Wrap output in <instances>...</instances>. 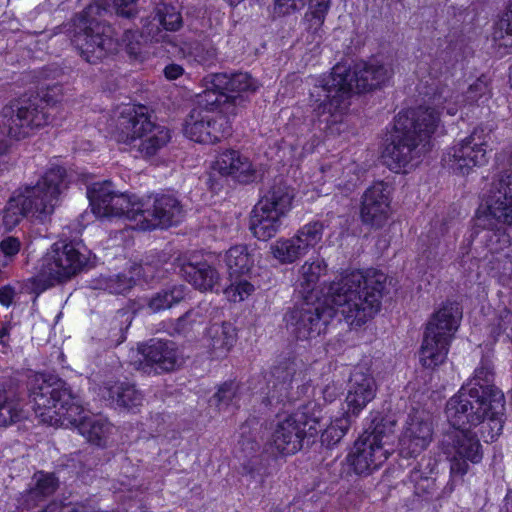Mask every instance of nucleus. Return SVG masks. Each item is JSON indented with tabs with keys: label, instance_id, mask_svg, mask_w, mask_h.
<instances>
[{
	"label": "nucleus",
	"instance_id": "nucleus-1",
	"mask_svg": "<svg viewBox=\"0 0 512 512\" xmlns=\"http://www.w3.org/2000/svg\"><path fill=\"white\" fill-rule=\"evenodd\" d=\"M386 275L379 271H353L330 283L325 301H303L284 315L287 331L298 340L319 336L337 315L350 327H360L381 307Z\"/></svg>",
	"mask_w": 512,
	"mask_h": 512
},
{
	"label": "nucleus",
	"instance_id": "nucleus-2",
	"mask_svg": "<svg viewBox=\"0 0 512 512\" xmlns=\"http://www.w3.org/2000/svg\"><path fill=\"white\" fill-rule=\"evenodd\" d=\"M392 70L377 62H363L351 69L338 63L328 75L315 79L309 93V105L320 122L326 126L341 121L343 113L350 105L353 92H369L385 85Z\"/></svg>",
	"mask_w": 512,
	"mask_h": 512
},
{
	"label": "nucleus",
	"instance_id": "nucleus-3",
	"mask_svg": "<svg viewBox=\"0 0 512 512\" xmlns=\"http://www.w3.org/2000/svg\"><path fill=\"white\" fill-rule=\"evenodd\" d=\"M29 391L35 413L42 422L64 425L67 421L77 427L90 443L97 446L106 444L111 424L99 416H82L81 400L64 380L53 375H35Z\"/></svg>",
	"mask_w": 512,
	"mask_h": 512
},
{
	"label": "nucleus",
	"instance_id": "nucleus-4",
	"mask_svg": "<svg viewBox=\"0 0 512 512\" xmlns=\"http://www.w3.org/2000/svg\"><path fill=\"white\" fill-rule=\"evenodd\" d=\"M112 11L133 18L138 13L137 0H94L73 19L71 42L88 63L95 64L117 50L118 42L111 35V27L101 21Z\"/></svg>",
	"mask_w": 512,
	"mask_h": 512
},
{
	"label": "nucleus",
	"instance_id": "nucleus-5",
	"mask_svg": "<svg viewBox=\"0 0 512 512\" xmlns=\"http://www.w3.org/2000/svg\"><path fill=\"white\" fill-rule=\"evenodd\" d=\"M67 185L66 169L52 165L35 185L17 188L3 210L5 227L12 229L25 217L44 222L54 212Z\"/></svg>",
	"mask_w": 512,
	"mask_h": 512
},
{
	"label": "nucleus",
	"instance_id": "nucleus-6",
	"mask_svg": "<svg viewBox=\"0 0 512 512\" xmlns=\"http://www.w3.org/2000/svg\"><path fill=\"white\" fill-rule=\"evenodd\" d=\"M487 210L475 219L471 238L480 237L490 255L512 250V176L502 177L489 190Z\"/></svg>",
	"mask_w": 512,
	"mask_h": 512
},
{
	"label": "nucleus",
	"instance_id": "nucleus-7",
	"mask_svg": "<svg viewBox=\"0 0 512 512\" xmlns=\"http://www.w3.org/2000/svg\"><path fill=\"white\" fill-rule=\"evenodd\" d=\"M483 391L463 385L446 404V416L453 428L469 429L487 421L491 441L500 435L504 423L505 397L496 392L492 397Z\"/></svg>",
	"mask_w": 512,
	"mask_h": 512
},
{
	"label": "nucleus",
	"instance_id": "nucleus-8",
	"mask_svg": "<svg viewBox=\"0 0 512 512\" xmlns=\"http://www.w3.org/2000/svg\"><path fill=\"white\" fill-rule=\"evenodd\" d=\"M88 263L79 244L57 242L41 258L37 274L23 283L27 293L40 295L47 289L70 280Z\"/></svg>",
	"mask_w": 512,
	"mask_h": 512
},
{
	"label": "nucleus",
	"instance_id": "nucleus-9",
	"mask_svg": "<svg viewBox=\"0 0 512 512\" xmlns=\"http://www.w3.org/2000/svg\"><path fill=\"white\" fill-rule=\"evenodd\" d=\"M115 138L128 145L139 140L138 151L144 157L154 156L171 139L170 130L152 120L145 106L126 105L116 120Z\"/></svg>",
	"mask_w": 512,
	"mask_h": 512
},
{
	"label": "nucleus",
	"instance_id": "nucleus-10",
	"mask_svg": "<svg viewBox=\"0 0 512 512\" xmlns=\"http://www.w3.org/2000/svg\"><path fill=\"white\" fill-rule=\"evenodd\" d=\"M322 409L315 402H308L297 411L278 420L266 443V451L273 456L291 455L302 448L305 437H313L325 424Z\"/></svg>",
	"mask_w": 512,
	"mask_h": 512
},
{
	"label": "nucleus",
	"instance_id": "nucleus-11",
	"mask_svg": "<svg viewBox=\"0 0 512 512\" xmlns=\"http://www.w3.org/2000/svg\"><path fill=\"white\" fill-rule=\"evenodd\" d=\"M462 318V311L457 303L443 304L430 318L423 333L419 351L420 363L425 368H435L447 358L449 346Z\"/></svg>",
	"mask_w": 512,
	"mask_h": 512
},
{
	"label": "nucleus",
	"instance_id": "nucleus-12",
	"mask_svg": "<svg viewBox=\"0 0 512 512\" xmlns=\"http://www.w3.org/2000/svg\"><path fill=\"white\" fill-rule=\"evenodd\" d=\"M428 102V106L402 111L395 117L400 129L412 131L421 142L428 139L438 127L439 109L445 110L450 116L456 115L460 109L458 96L447 85L436 86Z\"/></svg>",
	"mask_w": 512,
	"mask_h": 512
},
{
	"label": "nucleus",
	"instance_id": "nucleus-13",
	"mask_svg": "<svg viewBox=\"0 0 512 512\" xmlns=\"http://www.w3.org/2000/svg\"><path fill=\"white\" fill-rule=\"evenodd\" d=\"M392 421H373L372 426L355 442L347 461L357 474L378 469L392 451L394 434Z\"/></svg>",
	"mask_w": 512,
	"mask_h": 512
},
{
	"label": "nucleus",
	"instance_id": "nucleus-14",
	"mask_svg": "<svg viewBox=\"0 0 512 512\" xmlns=\"http://www.w3.org/2000/svg\"><path fill=\"white\" fill-rule=\"evenodd\" d=\"M51 121L50 107L39 96L21 98L3 107L0 128L3 134L20 140Z\"/></svg>",
	"mask_w": 512,
	"mask_h": 512
},
{
	"label": "nucleus",
	"instance_id": "nucleus-15",
	"mask_svg": "<svg viewBox=\"0 0 512 512\" xmlns=\"http://www.w3.org/2000/svg\"><path fill=\"white\" fill-rule=\"evenodd\" d=\"M302 368L303 363L296 358L282 359L271 368L263 398L265 406H284L308 394L311 386L305 381Z\"/></svg>",
	"mask_w": 512,
	"mask_h": 512
},
{
	"label": "nucleus",
	"instance_id": "nucleus-16",
	"mask_svg": "<svg viewBox=\"0 0 512 512\" xmlns=\"http://www.w3.org/2000/svg\"><path fill=\"white\" fill-rule=\"evenodd\" d=\"M492 129L484 126L476 127L469 136L454 145L444 156L443 161L461 175L469 174L476 166L488 162L487 152L491 150Z\"/></svg>",
	"mask_w": 512,
	"mask_h": 512
},
{
	"label": "nucleus",
	"instance_id": "nucleus-17",
	"mask_svg": "<svg viewBox=\"0 0 512 512\" xmlns=\"http://www.w3.org/2000/svg\"><path fill=\"white\" fill-rule=\"evenodd\" d=\"M87 197L92 212L99 218L137 220L138 197L116 192L111 181L93 183L87 189Z\"/></svg>",
	"mask_w": 512,
	"mask_h": 512
},
{
	"label": "nucleus",
	"instance_id": "nucleus-18",
	"mask_svg": "<svg viewBox=\"0 0 512 512\" xmlns=\"http://www.w3.org/2000/svg\"><path fill=\"white\" fill-rule=\"evenodd\" d=\"M136 227L141 230L167 228L178 224L184 211L180 201L172 194H155L145 200L138 198Z\"/></svg>",
	"mask_w": 512,
	"mask_h": 512
},
{
	"label": "nucleus",
	"instance_id": "nucleus-19",
	"mask_svg": "<svg viewBox=\"0 0 512 512\" xmlns=\"http://www.w3.org/2000/svg\"><path fill=\"white\" fill-rule=\"evenodd\" d=\"M437 461L432 457H423L409 475V481L413 484V497L408 500L410 509H418L423 502H430L444 498L452 493L456 479L450 481L440 490L443 483L439 480Z\"/></svg>",
	"mask_w": 512,
	"mask_h": 512
},
{
	"label": "nucleus",
	"instance_id": "nucleus-20",
	"mask_svg": "<svg viewBox=\"0 0 512 512\" xmlns=\"http://www.w3.org/2000/svg\"><path fill=\"white\" fill-rule=\"evenodd\" d=\"M443 443L450 448V475L454 479H462L470 466L468 462L477 464L482 460L483 451L475 433L469 429L453 428L444 438Z\"/></svg>",
	"mask_w": 512,
	"mask_h": 512
},
{
	"label": "nucleus",
	"instance_id": "nucleus-21",
	"mask_svg": "<svg viewBox=\"0 0 512 512\" xmlns=\"http://www.w3.org/2000/svg\"><path fill=\"white\" fill-rule=\"evenodd\" d=\"M421 143L415 133L407 129H400L395 121L391 141L383 152L384 163L391 171L406 172L408 168L419 163L425 146L421 147Z\"/></svg>",
	"mask_w": 512,
	"mask_h": 512
},
{
	"label": "nucleus",
	"instance_id": "nucleus-22",
	"mask_svg": "<svg viewBox=\"0 0 512 512\" xmlns=\"http://www.w3.org/2000/svg\"><path fill=\"white\" fill-rule=\"evenodd\" d=\"M227 116L209 110H192L185 120L184 134L201 144H214L231 134Z\"/></svg>",
	"mask_w": 512,
	"mask_h": 512
},
{
	"label": "nucleus",
	"instance_id": "nucleus-23",
	"mask_svg": "<svg viewBox=\"0 0 512 512\" xmlns=\"http://www.w3.org/2000/svg\"><path fill=\"white\" fill-rule=\"evenodd\" d=\"M140 358L133 362L135 368L145 374H162L176 369L178 349L171 340L151 339L138 346Z\"/></svg>",
	"mask_w": 512,
	"mask_h": 512
},
{
	"label": "nucleus",
	"instance_id": "nucleus-24",
	"mask_svg": "<svg viewBox=\"0 0 512 512\" xmlns=\"http://www.w3.org/2000/svg\"><path fill=\"white\" fill-rule=\"evenodd\" d=\"M308 5L301 25L310 42L321 38L323 25L331 7V0H274V13L286 16L296 13Z\"/></svg>",
	"mask_w": 512,
	"mask_h": 512
},
{
	"label": "nucleus",
	"instance_id": "nucleus-25",
	"mask_svg": "<svg viewBox=\"0 0 512 512\" xmlns=\"http://www.w3.org/2000/svg\"><path fill=\"white\" fill-rule=\"evenodd\" d=\"M433 436L432 417L424 410H414L408 415L406 427L400 439L401 452L416 456L425 450Z\"/></svg>",
	"mask_w": 512,
	"mask_h": 512
},
{
	"label": "nucleus",
	"instance_id": "nucleus-26",
	"mask_svg": "<svg viewBox=\"0 0 512 512\" xmlns=\"http://www.w3.org/2000/svg\"><path fill=\"white\" fill-rule=\"evenodd\" d=\"M390 209V187L383 181L368 187L361 201L360 218L363 224L380 228L388 219Z\"/></svg>",
	"mask_w": 512,
	"mask_h": 512
},
{
	"label": "nucleus",
	"instance_id": "nucleus-27",
	"mask_svg": "<svg viewBox=\"0 0 512 512\" xmlns=\"http://www.w3.org/2000/svg\"><path fill=\"white\" fill-rule=\"evenodd\" d=\"M376 382L364 366H357L351 372L346 396L347 414L357 417L376 395Z\"/></svg>",
	"mask_w": 512,
	"mask_h": 512
},
{
	"label": "nucleus",
	"instance_id": "nucleus-28",
	"mask_svg": "<svg viewBox=\"0 0 512 512\" xmlns=\"http://www.w3.org/2000/svg\"><path fill=\"white\" fill-rule=\"evenodd\" d=\"M213 173L210 175L208 182L213 190L218 189V184L214 183L216 173L221 176H231L240 183H250L255 180V170L247 157L242 156L236 150H226L222 152L214 165Z\"/></svg>",
	"mask_w": 512,
	"mask_h": 512
},
{
	"label": "nucleus",
	"instance_id": "nucleus-29",
	"mask_svg": "<svg viewBox=\"0 0 512 512\" xmlns=\"http://www.w3.org/2000/svg\"><path fill=\"white\" fill-rule=\"evenodd\" d=\"M174 265L179 274L194 288L200 291H212L219 285L218 271L207 262L194 263L187 257H177Z\"/></svg>",
	"mask_w": 512,
	"mask_h": 512
},
{
	"label": "nucleus",
	"instance_id": "nucleus-30",
	"mask_svg": "<svg viewBox=\"0 0 512 512\" xmlns=\"http://www.w3.org/2000/svg\"><path fill=\"white\" fill-rule=\"evenodd\" d=\"M22 395L17 379L10 377L0 381V427H7L25 418Z\"/></svg>",
	"mask_w": 512,
	"mask_h": 512
},
{
	"label": "nucleus",
	"instance_id": "nucleus-31",
	"mask_svg": "<svg viewBox=\"0 0 512 512\" xmlns=\"http://www.w3.org/2000/svg\"><path fill=\"white\" fill-rule=\"evenodd\" d=\"M205 90L198 95L199 107L195 110H209L219 112L230 120L244 107L243 96H231L225 93L224 89L212 87L211 83L204 78Z\"/></svg>",
	"mask_w": 512,
	"mask_h": 512
},
{
	"label": "nucleus",
	"instance_id": "nucleus-32",
	"mask_svg": "<svg viewBox=\"0 0 512 512\" xmlns=\"http://www.w3.org/2000/svg\"><path fill=\"white\" fill-rule=\"evenodd\" d=\"M206 81L214 88L224 89L231 96H243L244 103L247 100L245 95L255 93L259 88L258 81L247 72L210 74L206 76Z\"/></svg>",
	"mask_w": 512,
	"mask_h": 512
},
{
	"label": "nucleus",
	"instance_id": "nucleus-33",
	"mask_svg": "<svg viewBox=\"0 0 512 512\" xmlns=\"http://www.w3.org/2000/svg\"><path fill=\"white\" fill-rule=\"evenodd\" d=\"M294 191L282 178H276L263 192L256 205L286 216L292 206Z\"/></svg>",
	"mask_w": 512,
	"mask_h": 512
},
{
	"label": "nucleus",
	"instance_id": "nucleus-34",
	"mask_svg": "<svg viewBox=\"0 0 512 512\" xmlns=\"http://www.w3.org/2000/svg\"><path fill=\"white\" fill-rule=\"evenodd\" d=\"M284 215L255 205L250 217V230L261 241L273 238L283 224Z\"/></svg>",
	"mask_w": 512,
	"mask_h": 512
},
{
	"label": "nucleus",
	"instance_id": "nucleus-35",
	"mask_svg": "<svg viewBox=\"0 0 512 512\" xmlns=\"http://www.w3.org/2000/svg\"><path fill=\"white\" fill-rule=\"evenodd\" d=\"M236 339V328L229 322L214 323L206 332L207 346L216 358L226 356Z\"/></svg>",
	"mask_w": 512,
	"mask_h": 512
},
{
	"label": "nucleus",
	"instance_id": "nucleus-36",
	"mask_svg": "<svg viewBox=\"0 0 512 512\" xmlns=\"http://www.w3.org/2000/svg\"><path fill=\"white\" fill-rule=\"evenodd\" d=\"M32 482L31 487L20 500V504L27 510L52 495L59 486V480L53 473L37 472L34 474Z\"/></svg>",
	"mask_w": 512,
	"mask_h": 512
},
{
	"label": "nucleus",
	"instance_id": "nucleus-37",
	"mask_svg": "<svg viewBox=\"0 0 512 512\" xmlns=\"http://www.w3.org/2000/svg\"><path fill=\"white\" fill-rule=\"evenodd\" d=\"M224 261L230 279L247 277L254 265V259L246 245H236L226 251Z\"/></svg>",
	"mask_w": 512,
	"mask_h": 512
},
{
	"label": "nucleus",
	"instance_id": "nucleus-38",
	"mask_svg": "<svg viewBox=\"0 0 512 512\" xmlns=\"http://www.w3.org/2000/svg\"><path fill=\"white\" fill-rule=\"evenodd\" d=\"M248 429V422L244 423L241 427V439L238 444L240 446L241 452L243 453V457L246 460L243 461L242 466L243 470L246 474L250 475L252 478H256V476L262 475L263 464L262 458L260 455L256 454L259 450V444L251 438L245 437V433Z\"/></svg>",
	"mask_w": 512,
	"mask_h": 512
},
{
	"label": "nucleus",
	"instance_id": "nucleus-39",
	"mask_svg": "<svg viewBox=\"0 0 512 512\" xmlns=\"http://www.w3.org/2000/svg\"><path fill=\"white\" fill-rule=\"evenodd\" d=\"M186 288L184 285L167 286L146 299V307L151 313L170 309L184 300Z\"/></svg>",
	"mask_w": 512,
	"mask_h": 512
},
{
	"label": "nucleus",
	"instance_id": "nucleus-40",
	"mask_svg": "<svg viewBox=\"0 0 512 512\" xmlns=\"http://www.w3.org/2000/svg\"><path fill=\"white\" fill-rule=\"evenodd\" d=\"M269 252L282 265L292 264L307 254L295 235L277 239L270 244Z\"/></svg>",
	"mask_w": 512,
	"mask_h": 512
},
{
	"label": "nucleus",
	"instance_id": "nucleus-41",
	"mask_svg": "<svg viewBox=\"0 0 512 512\" xmlns=\"http://www.w3.org/2000/svg\"><path fill=\"white\" fill-rule=\"evenodd\" d=\"M327 264L323 259H309L299 269L298 287L302 296H311L321 276L325 275Z\"/></svg>",
	"mask_w": 512,
	"mask_h": 512
},
{
	"label": "nucleus",
	"instance_id": "nucleus-42",
	"mask_svg": "<svg viewBox=\"0 0 512 512\" xmlns=\"http://www.w3.org/2000/svg\"><path fill=\"white\" fill-rule=\"evenodd\" d=\"M108 399L118 407L133 409L143 402V394L134 384L128 382H116L107 388Z\"/></svg>",
	"mask_w": 512,
	"mask_h": 512
},
{
	"label": "nucleus",
	"instance_id": "nucleus-43",
	"mask_svg": "<svg viewBox=\"0 0 512 512\" xmlns=\"http://www.w3.org/2000/svg\"><path fill=\"white\" fill-rule=\"evenodd\" d=\"M493 380V365L489 360L484 359L475 369L473 378L470 379L465 385L474 386L480 391H483V395L492 397V394H496V392H502L492 384Z\"/></svg>",
	"mask_w": 512,
	"mask_h": 512
},
{
	"label": "nucleus",
	"instance_id": "nucleus-44",
	"mask_svg": "<svg viewBox=\"0 0 512 512\" xmlns=\"http://www.w3.org/2000/svg\"><path fill=\"white\" fill-rule=\"evenodd\" d=\"M134 284V279L124 274L113 276L101 275L91 281V287L93 289L107 291L111 294H124L128 292Z\"/></svg>",
	"mask_w": 512,
	"mask_h": 512
},
{
	"label": "nucleus",
	"instance_id": "nucleus-45",
	"mask_svg": "<svg viewBox=\"0 0 512 512\" xmlns=\"http://www.w3.org/2000/svg\"><path fill=\"white\" fill-rule=\"evenodd\" d=\"M187 56L190 60L201 66L211 67L215 65L218 60V51L215 45L209 40L202 42L196 41L189 44Z\"/></svg>",
	"mask_w": 512,
	"mask_h": 512
},
{
	"label": "nucleus",
	"instance_id": "nucleus-46",
	"mask_svg": "<svg viewBox=\"0 0 512 512\" xmlns=\"http://www.w3.org/2000/svg\"><path fill=\"white\" fill-rule=\"evenodd\" d=\"M488 270L493 277L498 278L503 284L512 282V250L490 255Z\"/></svg>",
	"mask_w": 512,
	"mask_h": 512
},
{
	"label": "nucleus",
	"instance_id": "nucleus-47",
	"mask_svg": "<svg viewBox=\"0 0 512 512\" xmlns=\"http://www.w3.org/2000/svg\"><path fill=\"white\" fill-rule=\"evenodd\" d=\"M21 247V241L14 236H7L0 241V279L8 276Z\"/></svg>",
	"mask_w": 512,
	"mask_h": 512
},
{
	"label": "nucleus",
	"instance_id": "nucleus-48",
	"mask_svg": "<svg viewBox=\"0 0 512 512\" xmlns=\"http://www.w3.org/2000/svg\"><path fill=\"white\" fill-rule=\"evenodd\" d=\"M325 225L321 221H311L295 233V237L300 241L304 250L308 253L310 249L314 248L321 242Z\"/></svg>",
	"mask_w": 512,
	"mask_h": 512
},
{
	"label": "nucleus",
	"instance_id": "nucleus-49",
	"mask_svg": "<svg viewBox=\"0 0 512 512\" xmlns=\"http://www.w3.org/2000/svg\"><path fill=\"white\" fill-rule=\"evenodd\" d=\"M351 418L352 416L345 413L342 417L331 422L321 435L322 444L327 447L336 445L349 430L352 423Z\"/></svg>",
	"mask_w": 512,
	"mask_h": 512
},
{
	"label": "nucleus",
	"instance_id": "nucleus-50",
	"mask_svg": "<svg viewBox=\"0 0 512 512\" xmlns=\"http://www.w3.org/2000/svg\"><path fill=\"white\" fill-rule=\"evenodd\" d=\"M492 35L498 46L512 47V0H510L508 10L495 23Z\"/></svg>",
	"mask_w": 512,
	"mask_h": 512
},
{
	"label": "nucleus",
	"instance_id": "nucleus-51",
	"mask_svg": "<svg viewBox=\"0 0 512 512\" xmlns=\"http://www.w3.org/2000/svg\"><path fill=\"white\" fill-rule=\"evenodd\" d=\"M239 398V385L234 381L223 383L218 391L213 395L210 402L218 407L219 410H225L230 405L236 406Z\"/></svg>",
	"mask_w": 512,
	"mask_h": 512
},
{
	"label": "nucleus",
	"instance_id": "nucleus-52",
	"mask_svg": "<svg viewBox=\"0 0 512 512\" xmlns=\"http://www.w3.org/2000/svg\"><path fill=\"white\" fill-rule=\"evenodd\" d=\"M454 94L458 96L460 107L464 102L472 104L477 103L481 99L487 100L490 94L488 80L482 75L468 87L465 95H460L455 91Z\"/></svg>",
	"mask_w": 512,
	"mask_h": 512
},
{
	"label": "nucleus",
	"instance_id": "nucleus-53",
	"mask_svg": "<svg viewBox=\"0 0 512 512\" xmlns=\"http://www.w3.org/2000/svg\"><path fill=\"white\" fill-rule=\"evenodd\" d=\"M156 15L158 16V21L161 22L165 31H178L183 25L180 12L171 5L163 4L158 7L156 9Z\"/></svg>",
	"mask_w": 512,
	"mask_h": 512
},
{
	"label": "nucleus",
	"instance_id": "nucleus-54",
	"mask_svg": "<svg viewBox=\"0 0 512 512\" xmlns=\"http://www.w3.org/2000/svg\"><path fill=\"white\" fill-rule=\"evenodd\" d=\"M255 290V286L246 277L231 279V284L225 289L228 298L233 302H241L248 298Z\"/></svg>",
	"mask_w": 512,
	"mask_h": 512
},
{
	"label": "nucleus",
	"instance_id": "nucleus-55",
	"mask_svg": "<svg viewBox=\"0 0 512 512\" xmlns=\"http://www.w3.org/2000/svg\"><path fill=\"white\" fill-rule=\"evenodd\" d=\"M142 35L154 42L167 41L168 35L163 29L162 24L158 21L156 13L152 17L145 19L142 26Z\"/></svg>",
	"mask_w": 512,
	"mask_h": 512
},
{
	"label": "nucleus",
	"instance_id": "nucleus-56",
	"mask_svg": "<svg viewBox=\"0 0 512 512\" xmlns=\"http://www.w3.org/2000/svg\"><path fill=\"white\" fill-rule=\"evenodd\" d=\"M202 322L203 315L200 309H190L176 320L174 324V330L178 334L185 335L193 329L195 324H201Z\"/></svg>",
	"mask_w": 512,
	"mask_h": 512
},
{
	"label": "nucleus",
	"instance_id": "nucleus-57",
	"mask_svg": "<svg viewBox=\"0 0 512 512\" xmlns=\"http://www.w3.org/2000/svg\"><path fill=\"white\" fill-rule=\"evenodd\" d=\"M123 318H125V322H128L129 316L126 312L118 311L116 317L113 320V323L115 326L110 331V341L114 343L115 345L121 344L126 339V331L128 328V325L123 327Z\"/></svg>",
	"mask_w": 512,
	"mask_h": 512
},
{
	"label": "nucleus",
	"instance_id": "nucleus-58",
	"mask_svg": "<svg viewBox=\"0 0 512 512\" xmlns=\"http://www.w3.org/2000/svg\"><path fill=\"white\" fill-rule=\"evenodd\" d=\"M342 391V386L339 383L331 380L321 388L323 399L326 402L334 401Z\"/></svg>",
	"mask_w": 512,
	"mask_h": 512
},
{
	"label": "nucleus",
	"instance_id": "nucleus-59",
	"mask_svg": "<svg viewBox=\"0 0 512 512\" xmlns=\"http://www.w3.org/2000/svg\"><path fill=\"white\" fill-rule=\"evenodd\" d=\"M40 512H85L83 507L65 505L61 503H50Z\"/></svg>",
	"mask_w": 512,
	"mask_h": 512
},
{
	"label": "nucleus",
	"instance_id": "nucleus-60",
	"mask_svg": "<svg viewBox=\"0 0 512 512\" xmlns=\"http://www.w3.org/2000/svg\"><path fill=\"white\" fill-rule=\"evenodd\" d=\"M184 69L181 65L172 63L164 68V75L169 80H175L183 75Z\"/></svg>",
	"mask_w": 512,
	"mask_h": 512
},
{
	"label": "nucleus",
	"instance_id": "nucleus-61",
	"mask_svg": "<svg viewBox=\"0 0 512 512\" xmlns=\"http://www.w3.org/2000/svg\"><path fill=\"white\" fill-rule=\"evenodd\" d=\"M14 292L9 287H2L0 289V303L3 305H9L13 300Z\"/></svg>",
	"mask_w": 512,
	"mask_h": 512
},
{
	"label": "nucleus",
	"instance_id": "nucleus-62",
	"mask_svg": "<svg viewBox=\"0 0 512 512\" xmlns=\"http://www.w3.org/2000/svg\"><path fill=\"white\" fill-rule=\"evenodd\" d=\"M506 165L509 167V170H505V171H501L493 180V182L491 183V188H493L494 184L496 182H498V180L502 177H506V176H512V150L510 151L509 155H508V158H507V163Z\"/></svg>",
	"mask_w": 512,
	"mask_h": 512
},
{
	"label": "nucleus",
	"instance_id": "nucleus-63",
	"mask_svg": "<svg viewBox=\"0 0 512 512\" xmlns=\"http://www.w3.org/2000/svg\"><path fill=\"white\" fill-rule=\"evenodd\" d=\"M502 512H512V491H509L506 495L504 510Z\"/></svg>",
	"mask_w": 512,
	"mask_h": 512
},
{
	"label": "nucleus",
	"instance_id": "nucleus-64",
	"mask_svg": "<svg viewBox=\"0 0 512 512\" xmlns=\"http://www.w3.org/2000/svg\"><path fill=\"white\" fill-rule=\"evenodd\" d=\"M7 336V330L5 328L0 330V342H3L2 339Z\"/></svg>",
	"mask_w": 512,
	"mask_h": 512
}]
</instances>
